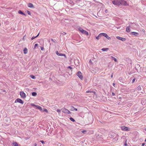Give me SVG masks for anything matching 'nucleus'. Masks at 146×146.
<instances>
[{"instance_id":"obj_1","label":"nucleus","mask_w":146,"mask_h":146,"mask_svg":"<svg viewBox=\"0 0 146 146\" xmlns=\"http://www.w3.org/2000/svg\"><path fill=\"white\" fill-rule=\"evenodd\" d=\"M120 0H114L112 1V3L115 5L119 6L120 5Z\"/></svg>"},{"instance_id":"obj_2","label":"nucleus","mask_w":146,"mask_h":146,"mask_svg":"<svg viewBox=\"0 0 146 146\" xmlns=\"http://www.w3.org/2000/svg\"><path fill=\"white\" fill-rule=\"evenodd\" d=\"M120 5H123L124 6L129 5L127 2L124 0H120Z\"/></svg>"},{"instance_id":"obj_3","label":"nucleus","mask_w":146,"mask_h":146,"mask_svg":"<svg viewBox=\"0 0 146 146\" xmlns=\"http://www.w3.org/2000/svg\"><path fill=\"white\" fill-rule=\"evenodd\" d=\"M62 112L65 113L70 114L71 112L68 109L65 108H63L62 109Z\"/></svg>"},{"instance_id":"obj_4","label":"nucleus","mask_w":146,"mask_h":146,"mask_svg":"<svg viewBox=\"0 0 146 146\" xmlns=\"http://www.w3.org/2000/svg\"><path fill=\"white\" fill-rule=\"evenodd\" d=\"M21 97L23 98H25L26 97V94L23 91L20 92L19 93Z\"/></svg>"},{"instance_id":"obj_5","label":"nucleus","mask_w":146,"mask_h":146,"mask_svg":"<svg viewBox=\"0 0 146 146\" xmlns=\"http://www.w3.org/2000/svg\"><path fill=\"white\" fill-rule=\"evenodd\" d=\"M17 102H19L22 104H23L24 103L23 101L20 98H17L15 100V103Z\"/></svg>"},{"instance_id":"obj_6","label":"nucleus","mask_w":146,"mask_h":146,"mask_svg":"<svg viewBox=\"0 0 146 146\" xmlns=\"http://www.w3.org/2000/svg\"><path fill=\"white\" fill-rule=\"evenodd\" d=\"M77 75L82 80L83 79V77L82 76V73L80 71L78 72L77 73Z\"/></svg>"},{"instance_id":"obj_7","label":"nucleus","mask_w":146,"mask_h":146,"mask_svg":"<svg viewBox=\"0 0 146 146\" xmlns=\"http://www.w3.org/2000/svg\"><path fill=\"white\" fill-rule=\"evenodd\" d=\"M116 38L117 39L123 41H125L126 40L125 38H124L121 37L119 36H117L116 37Z\"/></svg>"},{"instance_id":"obj_8","label":"nucleus","mask_w":146,"mask_h":146,"mask_svg":"<svg viewBox=\"0 0 146 146\" xmlns=\"http://www.w3.org/2000/svg\"><path fill=\"white\" fill-rule=\"evenodd\" d=\"M121 129L122 130L124 131H129V128L127 127H126L125 126H122L121 127Z\"/></svg>"},{"instance_id":"obj_9","label":"nucleus","mask_w":146,"mask_h":146,"mask_svg":"<svg viewBox=\"0 0 146 146\" xmlns=\"http://www.w3.org/2000/svg\"><path fill=\"white\" fill-rule=\"evenodd\" d=\"M28 6L29 7L31 8H34V6L31 3H29L28 4Z\"/></svg>"},{"instance_id":"obj_10","label":"nucleus","mask_w":146,"mask_h":146,"mask_svg":"<svg viewBox=\"0 0 146 146\" xmlns=\"http://www.w3.org/2000/svg\"><path fill=\"white\" fill-rule=\"evenodd\" d=\"M78 29L79 31H80L82 33H83L84 31V30L81 27H79Z\"/></svg>"},{"instance_id":"obj_11","label":"nucleus","mask_w":146,"mask_h":146,"mask_svg":"<svg viewBox=\"0 0 146 146\" xmlns=\"http://www.w3.org/2000/svg\"><path fill=\"white\" fill-rule=\"evenodd\" d=\"M36 109H38L40 111H42V108L40 106H39L36 105Z\"/></svg>"},{"instance_id":"obj_12","label":"nucleus","mask_w":146,"mask_h":146,"mask_svg":"<svg viewBox=\"0 0 146 146\" xmlns=\"http://www.w3.org/2000/svg\"><path fill=\"white\" fill-rule=\"evenodd\" d=\"M24 53L25 54H26L28 52V50L27 48H24L23 50Z\"/></svg>"},{"instance_id":"obj_13","label":"nucleus","mask_w":146,"mask_h":146,"mask_svg":"<svg viewBox=\"0 0 146 146\" xmlns=\"http://www.w3.org/2000/svg\"><path fill=\"white\" fill-rule=\"evenodd\" d=\"M18 13L19 14L23 15H25V14L23 13L21 10H19L18 11Z\"/></svg>"},{"instance_id":"obj_14","label":"nucleus","mask_w":146,"mask_h":146,"mask_svg":"<svg viewBox=\"0 0 146 146\" xmlns=\"http://www.w3.org/2000/svg\"><path fill=\"white\" fill-rule=\"evenodd\" d=\"M82 33L85 34V35H86L87 36L88 35H89V33H88V32L85 30Z\"/></svg>"},{"instance_id":"obj_15","label":"nucleus","mask_w":146,"mask_h":146,"mask_svg":"<svg viewBox=\"0 0 146 146\" xmlns=\"http://www.w3.org/2000/svg\"><path fill=\"white\" fill-rule=\"evenodd\" d=\"M126 31L127 32H129L130 31V27H127L126 29Z\"/></svg>"},{"instance_id":"obj_16","label":"nucleus","mask_w":146,"mask_h":146,"mask_svg":"<svg viewBox=\"0 0 146 146\" xmlns=\"http://www.w3.org/2000/svg\"><path fill=\"white\" fill-rule=\"evenodd\" d=\"M102 50L103 51H107L109 50V48H103L102 49Z\"/></svg>"},{"instance_id":"obj_17","label":"nucleus","mask_w":146,"mask_h":146,"mask_svg":"<svg viewBox=\"0 0 146 146\" xmlns=\"http://www.w3.org/2000/svg\"><path fill=\"white\" fill-rule=\"evenodd\" d=\"M71 110L73 111L74 110H75L76 111H77V108H74L73 106H71Z\"/></svg>"},{"instance_id":"obj_18","label":"nucleus","mask_w":146,"mask_h":146,"mask_svg":"<svg viewBox=\"0 0 146 146\" xmlns=\"http://www.w3.org/2000/svg\"><path fill=\"white\" fill-rule=\"evenodd\" d=\"M101 36V35L100 33L98 36L96 37V38L97 39L99 40L100 39V37Z\"/></svg>"},{"instance_id":"obj_19","label":"nucleus","mask_w":146,"mask_h":146,"mask_svg":"<svg viewBox=\"0 0 146 146\" xmlns=\"http://www.w3.org/2000/svg\"><path fill=\"white\" fill-rule=\"evenodd\" d=\"M131 33L133 35H134L135 36H137V35L138 34V33L136 32H132Z\"/></svg>"},{"instance_id":"obj_20","label":"nucleus","mask_w":146,"mask_h":146,"mask_svg":"<svg viewBox=\"0 0 146 146\" xmlns=\"http://www.w3.org/2000/svg\"><path fill=\"white\" fill-rule=\"evenodd\" d=\"M93 93L94 94H96V93L95 92H93V91H87L86 92V93Z\"/></svg>"},{"instance_id":"obj_21","label":"nucleus","mask_w":146,"mask_h":146,"mask_svg":"<svg viewBox=\"0 0 146 146\" xmlns=\"http://www.w3.org/2000/svg\"><path fill=\"white\" fill-rule=\"evenodd\" d=\"M13 146H19L18 144L16 142H13Z\"/></svg>"},{"instance_id":"obj_22","label":"nucleus","mask_w":146,"mask_h":146,"mask_svg":"<svg viewBox=\"0 0 146 146\" xmlns=\"http://www.w3.org/2000/svg\"><path fill=\"white\" fill-rule=\"evenodd\" d=\"M100 34L101 35V36H103L105 37L107 35V34L106 33H100Z\"/></svg>"},{"instance_id":"obj_23","label":"nucleus","mask_w":146,"mask_h":146,"mask_svg":"<svg viewBox=\"0 0 146 146\" xmlns=\"http://www.w3.org/2000/svg\"><path fill=\"white\" fill-rule=\"evenodd\" d=\"M58 56H64L66 57V55L65 54L62 53H59V55Z\"/></svg>"},{"instance_id":"obj_24","label":"nucleus","mask_w":146,"mask_h":146,"mask_svg":"<svg viewBox=\"0 0 146 146\" xmlns=\"http://www.w3.org/2000/svg\"><path fill=\"white\" fill-rule=\"evenodd\" d=\"M39 33H38V35L36 36L35 37H34V36H33V37L32 38H31V40H33V39H35V38H36V37H37V36H38L39 35Z\"/></svg>"},{"instance_id":"obj_25","label":"nucleus","mask_w":146,"mask_h":146,"mask_svg":"<svg viewBox=\"0 0 146 146\" xmlns=\"http://www.w3.org/2000/svg\"><path fill=\"white\" fill-rule=\"evenodd\" d=\"M37 94L35 92H33L32 93V95L33 96H36Z\"/></svg>"},{"instance_id":"obj_26","label":"nucleus","mask_w":146,"mask_h":146,"mask_svg":"<svg viewBox=\"0 0 146 146\" xmlns=\"http://www.w3.org/2000/svg\"><path fill=\"white\" fill-rule=\"evenodd\" d=\"M30 77H31V78H32V79H35L36 78L35 76L33 75H31Z\"/></svg>"},{"instance_id":"obj_27","label":"nucleus","mask_w":146,"mask_h":146,"mask_svg":"<svg viewBox=\"0 0 146 146\" xmlns=\"http://www.w3.org/2000/svg\"><path fill=\"white\" fill-rule=\"evenodd\" d=\"M42 111H45L46 113H48V110L47 109H43Z\"/></svg>"},{"instance_id":"obj_28","label":"nucleus","mask_w":146,"mask_h":146,"mask_svg":"<svg viewBox=\"0 0 146 146\" xmlns=\"http://www.w3.org/2000/svg\"><path fill=\"white\" fill-rule=\"evenodd\" d=\"M105 37L108 40L110 39H111V38L109 36L107 35Z\"/></svg>"},{"instance_id":"obj_29","label":"nucleus","mask_w":146,"mask_h":146,"mask_svg":"<svg viewBox=\"0 0 146 146\" xmlns=\"http://www.w3.org/2000/svg\"><path fill=\"white\" fill-rule=\"evenodd\" d=\"M70 119L71 121L73 122H74L75 121L74 119L72 117H70Z\"/></svg>"},{"instance_id":"obj_30","label":"nucleus","mask_w":146,"mask_h":146,"mask_svg":"<svg viewBox=\"0 0 146 146\" xmlns=\"http://www.w3.org/2000/svg\"><path fill=\"white\" fill-rule=\"evenodd\" d=\"M38 44H35L34 45V49H35L36 48V46H38Z\"/></svg>"},{"instance_id":"obj_31","label":"nucleus","mask_w":146,"mask_h":146,"mask_svg":"<svg viewBox=\"0 0 146 146\" xmlns=\"http://www.w3.org/2000/svg\"><path fill=\"white\" fill-rule=\"evenodd\" d=\"M60 111L61 110L60 109H58L57 110V111L59 113V114H60Z\"/></svg>"},{"instance_id":"obj_32","label":"nucleus","mask_w":146,"mask_h":146,"mask_svg":"<svg viewBox=\"0 0 146 146\" xmlns=\"http://www.w3.org/2000/svg\"><path fill=\"white\" fill-rule=\"evenodd\" d=\"M27 13H28L29 15H31V13H30V12L29 11H27Z\"/></svg>"},{"instance_id":"obj_33","label":"nucleus","mask_w":146,"mask_h":146,"mask_svg":"<svg viewBox=\"0 0 146 146\" xmlns=\"http://www.w3.org/2000/svg\"><path fill=\"white\" fill-rule=\"evenodd\" d=\"M31 105L32 106H34V107H36V105H35V104H31Z\"/></svg>"},{"instance_id":"obj_34","label":"nucleus","mask_w":146,"mask_h":146,"mask_svg":"<svg viewBox=\"0 0 146 146\" xmlns=\"http://www.w3.org/2000/svg\"><path fill=\"white\" fill-rule=\"evenodd\" d=\"M56 54L57 55H58L59 53H58V51H56Z\"/></svg>"},{"instance_id":"obj_35","label":"nucleus","mask_w":146,"mask_h":146,"mask_svg":"<svg viewBox=\"0 0 146 146\" xmlns=\"http://www.w3.org/2000/svg\"><path fill=\"white\" fill-rule=\"evenodd\" d=\"M114 61H115V62H117V59L115 58H113Z\"/></svg>"},{"instance_id":"obj_36","label":"nucleus","mask_w":146,"mask_h":146,"mask_svg":"<svg viewBox=\"0 0 146 146\" xmlns=\"http://www.w3.org/2000/svg\"><path fill=\"white\" fill-rule=\"evenodd\" d=\"M82 133H84L86 132V130H83L82 131Z\"/></svg>"},{"instance_id":"obj_37","label":"nucleus","mask_w":146,"mask_h":146,"mask_svg":"<svg viewBox=\"0 0 146 146\" xmlns=\"http://www.w3.org/2000/svg\"><path fill=\"white\" fill-rule=\"evenodd\" d=\"M40 48H41V50H44V48L43 47H40Z\"/></svg>"},{"instance_id":"obj_38","label":"nucleus","mask_w":146,"mask_h":146,"mask_svg":"<svg viewBox=\"0 0 146 146\" xmlns=\"http://www.w3.org/2000/svg\"><path fill=\"white\" fill-rule=\"evenodd\" d=\"M135 78H134V79H133L132 80V83H133V82H135Z\"/></svg>"},{"instance_id":"obj_39","label":"nucleus","mask_w":146,"mask_h":146,"mask_svg":"<svg viewBox=\"0 0 146 146\" xmlns=\"http://www.w3.org/2000/svg\"><path fill=\"white\" fill-rule=\"evenodd\" d=\"M40 142L42 144L44 143V141L43 140L40 141Z\"/></svg>"},{"instance_id":"obj_40","label":"nucleus","mask_w":146,"mask_h":146,"mask_svg":"<svg viewBox=\"0 0 146 146\" xmlns=\"http://www.w3.org/2000/svg\"><path fill=\"white\" fill-rule=\"evenodd\" d=\"M67 68H69L71 69H72V68L70 66H68Z\"/></svg>"},{"instance_id":"obj_41","label":"nucleus","mask_w":146,"mask_h":146,"mask_svg":"<svg viewBox=\"0 0 146 146\" xmlns=\"http://www.w3.org/2000/svg\"><path fill=\"white\" fill-rule=\"evenodd\" d=\"M145 143H142V146H144V145H145Z\"/></svg>"},{"instance_id":"obj_42","label":"nucleus","mask_w":146,"mask_h":146,"mask_svg":"<svg viewBox=\"0 0 146 146\" xmlns=\"http://www.w3.org/2000/svg\"><path fill=\"white\" fill-rule=\"evenodd\" d=\"M112 94L113 96L115 95V94L113 92H112Z\"/></svg>"},{"instance_id":"obj_43","label":"nucleus","mask_w":146,"mask_h":146,"mask_svg":"<svg viewBox=\"0 0 146 146\" xmlns=\"http://www.w3.org/2000/svg\"><path fill=\"white\" fill-rule=\"evenodd\" d=\"M113 85L114 86H115V83H113Z\"/></svg>"},{"instance_id":"obj_44","label":"nucleus","mask_w":146,"mask_h":146,"mask_svg":"<svg viewBox=\"0 0 146 146\" xmlns=\"http://www.w3.org/2000/svg\"><path fill=\"white\" fill-rule=\"evenodd\" d=\"M113 77V74H112V75L111 76V77L112 78Z\"/></svg>"},{"instance_id":"obj_45","label":"nucleus","mask_w":146,"mask_h":146,"mask_svg":"<svg viewBox=\"0 0 146 146\" xmlns=\"http://www.w3.org/2000/svg\"><path fill=\"white\" fill-rule=\"evenodd\" d=\"M111 58H113V59L114 58V57H113L112 56H111Z\"/></svg>"},{"instance_id":"obj_46","label":"nucleus","mask_w":146,"mask_h":146,"mask_svg":"<svg viewBox=\"0 0 146 146\" xmlns=\"http://www.w3.org/2000/svg\"><path fill=\"white\" fill-rule=\"evenodd\" d=\"M125 145H126V146H127V144L126 143V144H125Z\"/></svg>"},{"instance_id":"obj_47","label":"nucleus","mask_w":146,"mask_h":146,"mask_svg":"<svg viewBox=\"0 0 146 146\" xmlns=\"http://www.w3.org/2000/svg\"><path fill=\"white\" fill-rule=\"evenodd\" d=\"M37 145V144L36 143L35 144V146H36Z\"/></svg>"},{"instance_id":"obj_48","label":"nucleus","mask_w":146,"mask_h":146,"mask_svg":"<svg viewBox=\"0 0 146 146\" xmlns=\"http://www.w3.org/2000/svg\"><path fill=\"white\" fill-rule=\"evenodd\" d=\"M107 10H106V12H107Z\"/></svg>"},{"instance_id":"obj_49","label":"nucleus","mask_w":146,"mask_h":146,"mask_svg":"<svg viewBox=\"0 0 146 146\" xmlns=\"http://www.w3.org/2000/svg\"><path fill=\"white\" fill-rule=\"evenodd\" d=\"M145 130L146 131V128L145 129Z\"/></svg>"}]
</instances>
